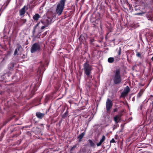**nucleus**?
<instances>
[{
    "mask_svg": "<svg viewBox=\"0 0 153 153\" xmlns=\"http://www.w3.org/2000/svg\"><path fill=\"white\" fill-rule=\"evenodd\" d=\"M110 143H115V141L114 138H112L111 140L110 141Z\"/></svg>",
    "mask_w": 153,
    "mask_h": 153,
    "instance_id": "nucleus-30",
    "label": "nucleus"
},
{
    "mask_svg": "<svg viewBox=\"0 0 153 153\" xmlns=\"http://www.w3.org/2000/svg\"><path fill=\"white\" fill-rule=\"evenodd\" d=\"M27 7L25 6H24L22 8L19 10V15L20 16H22L24 15L25 13V10H27Z\"/></svg>",
    "mask_w": 153,
    "mask_h": 153,
    "instance_id": "nucleus-8",
    "label": "nucleus"
},
{
    "mask_svg": "<svg viewBox=\"0 0 153 153\" xmlns=\"http://www.w3.org/2000/svg\"><path fill=\"white\" fill-rule=\"evenodd\" d=\"M143 93V91L141 90L140 92L138 93L137 95V97L138 98L140 97Z\"/></svg>",
    "mask_w": 153,
    "mask_h": 153,
    "instance_id": "nucleus-17",
    "label": "nucleus"
},
{
    "mask_svg": "<svg viewBox=\"0 0 153 153\" xmlns=\"http://www.w3.org/2000/svg\"><path fill=\"white\" fill-rule=\"evenodd\" d=\"M126 4L127 5H128L129 7V9L130 10L131 8V6L130 5V4H129L127 1V2L126 3Z\"/></svg>",
    "mask_w": 153,
    "mask_h": 153,
    "instance_id": "nucleus-31",
    "label": "nucleus"
},
{
    "mask_svg": "<svg viewBox=\"0 0 153 153\" xmlns=\"http://www.w3.org/2000/svg\"><path fill=\"white\" fill-rule=\"evenodd\" d=\"M35 84H32L31 85V87H33V91H35L36 90V85H34Z\"/></svg>",
    "mask_w": 153,
    "mask_h": 153,
    "instance_id": "nucleus-20",
    "label": "nucleus"
},
{
    "mask_svg": "<svg viewBox=\"0 0 153 153\" xmlns=\"http://www.w3.org/2000/svg\"><path fill=\"white\" fill-rule=\"evenodd\" d=\"M102 143L101 142H100H100L98 143H97V146H100L102 145Z\"/></svg>",
    "mask_w": 153,
    "mask_h": 153,
    "instance_id": "nucleus-25",
    "label": "nucleus"
},
{
    "mask_svg": "<svg viewBox=\"0 0 153 153\" xmlns=\"http://www.w3.org/2000/svg\"><path fill=\"white\" fill-rule=\"evenodd\" d=\"M118 125H117V124H116V125H114V126L113 127V130H114L115 128H116L118 127Z\"/></svg>",
    "mask_w": 153,
    "mask_h": 153,
    "instance_id": "nucleus-29",
    "label": "nucleus"
},
{
    "mask_svg": "<svg viewBox=\"0 0 153 153\" xmlns=\"http://www.w3.org/2000/svg\"><path fill=\"white\" fill-rule=\"evenodd\" d=\"M147 18L149 20H151L152 19V16H150L149 15H147Z\"/></svg>",
    "mask_w": 153,
    "mask_h": 153,
    "instance_id": "nucleus-22",
    "label": "nucleus"
},
{
    "mask_svg": "<svg viewBox=\"0 0 153 153\" xmlns=\"http://www.w3.org/2000/svg\"><path fill=\"white\" fill-rule=\"evenodd\" d=\"M108 61L110 63H112L114 62V58L113 57H109L108 59Z\"/></svg>",
    "mask_w": 153,
    "mask_h": 153,
    "instance_id": "nucleus-15",
    "label": "nucleus"
},
{
    "mask_svg": "<svg viewBox=\"0 0 153 153\" xmlns=\"http://www.w3.org/2000/svg\"><path fill=\"white\" fill-rule=\"evenodd\" d=\"M53 18L52 17H47V18L44 20H41L40 22L44 25L48 26L52 22Z\"/></svg>",
    "mask_w": 153,
    "mask_h": 153,
    "instance_id": "nucleus-5",
    "label": "nucleus"
},
{
    "mask_svg": "<svg viewBox=\"0 0 153 153\" xmlns=\"http://www.w3.org/2000/svg\"><path fill=\"white\" fill-rule=\"evenodd\" d=\"M88 142L90 143V146L92 147H94L95 146V144L91 140H89Z\"/></svg>",
    "mask_w": 153,
    "mask_h": 153,
    "instance_id": "nucleus-13",
    "label": "nucleus"
},
{
    "mask_svg": "<svg viewBox=\"0 0 153 153\" xmlns=\"http://www.w3.org/2000/svg\"><path fill=\"white\" fill-rule=\"evenodd\" d=\"M65 1V0H61L57 5L56 12L58 16H60L62 14L64 8Z\"/></svg>",
    "mask_w": 153,
    "mask_h": 153,
    "instance_id": "nucleus-2",
    "label": "nucleus"
},
{
    "mask_svg": "<svg viewBox=\"0 0 153 153\" xmlns=\"http://www.w3.org/2000/svg\"><path fill=\"white\" fill-rule=\"evenodd\" d=\"M40 22H39V23H38V24H37L36 25V26L35 27H34V31H35V29H36V27H37L38 25H39V24L40 23Z\"/></svg>",
    "mask_w": 153,
    "mask_h": 153,
    "instance_id": "nucleus-34",
    "label": "nucleus"
},
{
    "mask_svg": "<svg viewBox=\"0 0 153 153\" xmlns=\"http://www.w3.org/2000/svg\"><path fill=\"white\" fill-rule=\"evenodd\" d=\"M40 18V15L37 13L36 14L33 16V19L35 21L37 22L39 18Z\"/></svg>",
    "mask_w": 153,
    "mask_h": 153,
    "instance_id": "nucleus-10",
    "label": "nucleus"
},
{
    "mask_svg": "<svg viewBox=\"0 0 153 153\" xmlns=\"http://www.w3.org/2000/svg\"><path fill=\"white\" fill-rule=\"evenodd\" d=\"M47 26H46V25H44V26H42L41 27V29L42 30H43V29H44L45 27H47Z\"/></svg>",
    "mask_w": 153,
    "mask_h": 153,
    "instance_id": "nucleus-32",
    "label": "nucleus"
},
{
    "mask_svg": "<svg viewBox=\"0 0 153 153\" xmlns=\"http://www.w3.org/2000/svg\"><path fill=\"white\" fill-rule=\"evenodd\" d=\"M4 60V59H3V61Z\"/></svg>",
    "mask_w": 153,
    "mask_h": 153,
    "instance_id": "nucleus-39",
    "label": "nucleus"
},
{
    "mask_svg": "<svg viewBox=\"0 0 153 153\" xmlns=\"http://www.w3.org/2000/svg\"><path fill=\"white\" fill-rule=\"evenodd\" d=\"M41 47L39 43H35L32 45L30 49V52L31 53H34L36 51L40 50Z\"/></svg>",
    "mask_w": 153,
    "mask_h": 153,
    "instance_id": "nucleus-4",
    "label": "nucleus"
},
{
    "mask_svg": "<svg viewBox=\"0 0 153 153\" xmlns=\"http://www.w3.org/2000/svg\"><path fill=\"white\" fill-rule=\"evenodd\" d=\"M130 89L129 87L127 86L122 93L121 96L123 97H124L128 93Z\"/></svg>",
    "mask_w": 153,
    "mask_h": 153,
    "instance_id": "nucleus-7",
    "label": "nucleus"
},
{
    "mask_svg": "<svg viewBox=\"0 0 153 153\" xmlns=\"http://www.w3.org/2000/svg\"><path fill=\"white\" fill-rule=\"evenodd\" d=\"M21 48V46L20 45H19L17 47V48L15 50L13 54L14 56H15L17 54L18 51H19Z\"/></svg>",
    "mask_w": 153,
    "mask_h": 153,
    "instance_id": "nucleus-11",
    "label": "nucleus"
},
{
    "mask_svg": "<svg viewBox=\"0 0 153 153\" xmlns=\"http://www.w3.org/2000/svg\"><path fill=\"white\" fill-rule=\"evenodd\" d=\"M27 20L26 19H21V22L23 23H25L26 22Z\"/></svg>",
    "mask_w": 153,
    "mask_h": 153,
    "instance_id": "nucleus-26",
    "label": "nucleus"
},
{
    "mask_svg": "<svg viewBox=\"0 0 153 153\" xmlns=\"http://www.w3.org/2000/svg\"><path fill=\"white\" fill-rule=\"evenodd\" d=\"M26 57V56L25 55L23 54L22 55V58L23 59H25V58Z\"/></svg>",
    "mask_w": 153,
    "mask_h": 153,
    "instance_id": "nucleus-35",
    "label": "nucleus"
},
{
    "mask_svg": "<svg viewBox=\"0 0 153 153\" xmlns=\"http://www.w3.org/2000/svg\"><path fill=\"white\" fill-rule=\"evenodd\" d=\"M136 56L141 59L142 58L141 54L139 52H136Z\"/></svg>",
    "mask_w": 153,
    "mask_h": 153,
    "instance_id": "nucleus-16",
    "label": "nucleus"
},
{
    "mask_svg": "<svg viewBox=\"0 0 153 153\" xmlns=\"http://www.w3.org/2000/svg\"><path fill=\"white\" fill-rule=\"evenodd\" d=\"M120 119V117H118V116H116L114 117V120L116 123V124H117L118 123V120Z\"/></svg>",
    "mask_w": 153,
    "mask_h": 153,
    "instance_id": "nucleus-14",
    "label": "nucleus"
},
{
    "mask_svg": "<svg viewBox=\"0 0 153 153\" xmlns=\"http://www.w3.org/2000/svg\"><path fill=\"white\" fill-rule=\"evenodd\" d=\"M116 111V109H114V111L115 112V111Z\"/></svg>",
    "mask_w": 153,
    "mask_h": 153,
    "instance_id": "nucleus-37",
    "label": "nucleus"
},
{
    "mask_svg": "<svg viewBox=\"0 0 153 153\" xmlns=\"http://www.w3.org/2000/svg\"><path fill=\"white\" fill-rule=\"evenodd\" d=\"M94 40V39L91 40V42H93Z\"/></svg>",
    "mask_w": 153,
    "mask_h": 153,
    "instance_id": "nucleus-36",
    "label": "nucleus"
},
{
    "mask_svg": "<svg viewBox=\"0 0 153 153\" xmlns=\"http://www.w3.org/2000/svg\"><path fill=\"white\" fill-rule=\"evenodd\" d=\"M152 60V61H153V56L152 58V59H151Z\"/></svg>",
    "mask_w": 153,
    "mask_h": 153,
    "instance_id": "nucleus-38",
    "label": "nucleus"
},
{
    "mask_svg": "<svg viewBox=\"0 0 153 153\" xmlns=\"http://www.w3.org/2000/svg\"><path fill=\"white\" fill-rule=\"evenodd\" d=\"M102 143L101 142H100H100L98 143H97V146H100L102 145Z\"/></svg>",
    "mask_w": 153,
    "mask_h": 153,
    "instance_id": "nucleus-24",
    "label": "nucleus"
},
{
    "mask_svg": "<svg viewBox=\"0 0 153 153\" xmlns=\"http://www.w3.org/2000/svg\"><path fill=\"white\" fill-rule=\"evenodd\" d=\"M112 79L114 83L115 84H120L122 81V79L120 75V70L117 69L114 72L112 76Z\"/></svg>",
    "mask_w": 153,
    "mask_h": 153,
    "instance_id": "nucleus-1",
    "label": "nucleus"
},
{
    "mask_svg": "<svg viewBox=\"0 0 153 153\" xmlns=\"http://www.w3.org/2000/svg\"><path fill=\"white\" fill-rule=\"evenodd\" d=\"M85 131L83 132L81 134H80L78 136V138L79 139V141L80 142L81 141V140L83 137V136H84L85 134Z\"/></svg>",
    "mask_w": 153,
    "mask_h": 153,
    "instance_id": "nucleus-12",
    "label": "nucleus"
},
{
    "mask_svg": "<svg viewBox=\"0 0 153 153\" xmlns=\"http://www.w3.org/2000/svg\"><path fill=\"white\" fill-rule=\"evenodd\" d=\"M145 13H138L134 14V15H140L142 16L143 14H144Z\"/></svg>",
    "mask_w": 153,
    "mask_h": 153,
    "instance_id": "nucleus-21",
    "label": "nucleus"
},
{
    "mask_svg": "<svg viewBox=\"0 0 153 153\" xmlns=\"http://www.w3.org/2000/svg\"><path fill=\"white\" fill-rule=\"evenodd\" d=\"M39 71H40L41 72H43V69L42 70L40 68H39L38 69V72Z\"/></svg>",
    "mask_w": 153,
    "mask_h": 153,
    "instance_id": "nucleus-33",
    "label": "nucleus"
},
{
    "mask_svg": "<svg viewBox=\"0 0 153 153\" xmlns=\"http://www.w3.org/2000/svg\"><path fill=\"white\" fill-rule=\"evenodd\" d=\"M68 114V112L67 111L62 116V117L63 118H64L67 116Z\"/></svg>",
    "mask_w": 153,
    "mask_h": 153,
    "instance_id": "nucleus-18",
    "label": "nucleus"
},
{
    "mask_svg": "<svg viewBox=\"0 0 153 153\" xmlns=\"http://www.w3.org/2000/svg\"><path fill=\"white\" fill-rule=\"evenodd\" d=\"M45 114L39 112H36V115L37 117L39 119H41L42 118H43Z\"/></svg>",
    "mask_w": 153,
    "mask_h": 153,
    "instance_id": "nucleus-9",
    "label": "nucleus"
},
{
    "mask_svg": "<svg viewBox=\"0 0 153 153\" xmlns=\"http://www.w3.org/2000/svg\"><path fill=\"white\" fill-rule=\"evenodd\" d=\"M121 48L120 47L118 50V54L119 55H120L121 54Z\"/></svg>",
    "mask_w": 153,
    "mask_h": 153,
    "instance_id": "nucleus-28",
    "label": "nucleus"
},
{
    "mask_svg": "<svg viewBox=\"0 0 153 153\" xmlns=\"http://www.w3.org/2000/svg\"><path fill=\"white\" fill-rule=\"evenodd\" d=\"M72 153V152H71V153Z\"/></svg>",
    "mask_w": 153,
    "mask_h": 153,
    "instance_id": "nucleus-40",
    "label": "nucleus"
},
{
    "mask_svg": "<svg viewBox=\"0 0 153 153\" xmlns=\"http://www.w3.org/2000/svg\"><path fill=\"white\" fill-rule=\"evenodd\" d=\"M82 70L84 71L85 74L88 76H89L92 69L91 66L86 62L84 64Z\"/></svg>",
    "mask_w": 153,
    "mask_h": 153,
    "instance_id": "nucleus-3",
    "label": "nucleus"
},
{
    "mask_svg": "<svg viewBox=\"0 0 153 153\" xmlns=\"http://www.w3.org/2000/svg\"><path fill=\"white\" fill-rule=\"evenodd\" d=\"M105 137L104 135H103L102 136V139L100 140V141L102 143H103V142L105 141Z\"/></svg>",
    "mask_w": 153,
    "mask_h": 153,
    "instance_id": "nucleus-19",
    "label": "nucleus"
},
{
    "mask_svg": "<svg viewBox=\"0 0 153 153\" xmlns=\"http://www.w3.org/2000/svg\"><path fill=\"white\" fill-rule=\"evenodd\" d=\"M77 146V144H76L74 146H73L71 148V150L72 151V150H73V149H74L75 148H76V146Z\"/></svg>",
    "mask_w": 153,
    "mask_h": 153,
    "instance_id": "nucleus-27",
    "label": "nucleus"
},
{
    "mask_svg": "<svg viewBox=\"0 0 153 153\" xmlns=\"http://www.w3.org/2000/svg\"><path fill=\"white\" fill-rule=\"evenodd\" d=\"M113 105V103L111 100L108 99L106 101V110L107 111L109 112Z\"/></svg>",
    "mask_w": 153,
    "mask_h": 153,
    "instance_id": "nucleus-6",
    "label": "nucleus"
},
{
    "mask_svg": "<svg viewBox=\"0 0 153 153\" xmlns=\"http://www.w3.org/2000/svg\"><path fill=\"white\" fill-rule=\"evenodd\" d=\"M102 143L101 142H100H100L98 143H97V146H100L102 145Z\"/></svg>",
    "mask_w": 153,
    "mask_h": 153,
    "instance_id": "nucleus-23",
    "label": "nucleus"
}]
</instances>
